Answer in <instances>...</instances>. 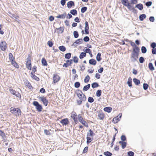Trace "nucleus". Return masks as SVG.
<instances>
[{"label":"nucleus","instance_id":"obj_41","mask_svg":"<svg viewBox=\"0 0 156 156\" xmlns=\"http://www.w3.org/2000/svg\"><path fill=\"white\" fill-rule=\"evenodd\" d=\"M70 13L74 16L77 14V12L76 9H73L70 11Z\"/></svg>","mask_w":156,"mask_h":156},{"label":"nucleus","instance_id":"obj_8","mask_svg":"<svg viewBox=\"0 0 156 156\" xmlns=\"http://www.w3.org/2000/svg\"><path fill=\"white\" fill-rule=\"evenodd\" d=\"M0 47L1 50L5 51L6 48V43L4 41H2L0 43Z\"/></svg>","mask_w":156,"mask_h":156},{"label":"nucleus","instance_id":"obj_21","mask_svg":"<svg viewBox=\"0 0 156 156\" xmlns=\"http://www.w3.org/2000/svg\"><path fill=\"white\" fill-rule=\"evenodd\" d=\"M120 119L119 118V116H117L113 119L112 122L114 123H116Z\"/></svg>","mask_w":156,"mask_h":156},{"label":"nucleus","instance_id":"obj_27","mask_svg":"<svg viewBox=\"0 0 156 156\" xmlns=\"http://www.w3.org/2000/svg\"><path fill=\"white\" fill-rule=\"evenodd\" d=\"M148 67L150 69L151 71H153L154 69V68L153 66L152 63H150L149 64Z\"/></svg>","mask_w":156,"mask_h":156},{"label":"nucleus","instance_id":"obj_18","mask_svg":"<svg viewBox=\"0 0 156 156\" xmlns=\"http://www.w3.org/2000/svg\"><path fill=\"white\" fill-rule=\"evenodd\" d=\"M135 7L137 8L138 9L140 10H141L143 8V5L142 4L140 3L137 4L135 6Z\"/></svg>","mask_w":156,"mask_h":156},{"label":"nucleus","instance_id":"obj_55","mask_svg":"<svg viewBox=\"0 0 156 156\" xmlns=\"http://www.w3.org/2000/svg\"><path fill=\"white\" fill-rule=\"evenodd\" d=\"M0 136H1L3 138L5 136V134L1 130H0Z\"/></svg>","mask_w":156,"mask_h":156},{"label":"nucleus","instance_id":"obj_44","mask_svg":"<svg viewBox=\"0 0 156 156\" xmlns=\"http://www.w3.org/2000/svg\"><path fill=\"white\" fill-rule=\"evenodd\" d=\"M65 13H64L62 14L58 15L57 16V18H59L64 19L65 17Z\"/></svg>","mask_w":156,"mask_h":156},{"label":"nucleus","instance_id":"obj_19","mask_svg":"<svg viewBox=\"0 0 156 156\" xmlns=\"http://www.w3.org/2000/svg\"><path fill=\"white\" fill-rule=\"evenodd\" d=\"M89 63L90 65H95L96 64L97 62L96 61L93 59H91L89 60Z\"/></svg>","mask_w":156,"mask_h":156},{"label":"nucleus","instance_id":"obj_40","mask_svg":"<svg viewBox=\"0 0 156 156\" xmlns=\"http://www.w3.org/2000/svg\"><path fill=\"white\" fill-rule=\"evenodd\" d=\"M101 54L99 53L96 56V59L98 61H100L101 60Z\"/></svg>","mask_w":156,"mask_h":156},{"label":"nucleus","instance_id":"obj_64","mask_svg":"<svg viewBox=\"0 0 156 156\" xmlns=\"http://www.w3.org/2000/svg\"><path fill=\"white\" fill-rule=\"evenodd\" d=\"M151 46L153 48H155L156 46V44L154 42H153L151 43Z\"/></svg>","mask_w":156,"mask_h":156},{"label":"nucleus","instance_id":"obj_53","mask_svg":"<svg viewBox=\"0 0 156 156\" xmlns=\"http://www.w3.org/2000/svg\"><path fill=\"white\" fill-rule=\"evenodd\" d=\"M9 56L10 60L11 61L14 60V58L13 57L12 54L11 53H10L9 54Z\"/></svg>","mask_w":156,"mask_h":156},{"label":"nucleus","instance_id":"obj_58","mask_svg":"<svg viewBox=\"0 0 156 156\" xmlns=\"http://www.w3.org/2000/svg\"><path fill=\"white\" fill-rule=\"evenodd\" d=\"M47 44L50 47H52L53 45L52 42L50 41H48Z\"/></svg>","mask_w":156,"mask_h":156},{"label":"nucleus","instance_id":"obj_56","mask_svg":"<svg viewBox=\"0 0 156 156\" xmlns=\"http://www.w3.org/2000/svg\"><path fill=\"white\" fill-rule=\"evenodd\" d=\"M87 144H88L91 141V139L90 137H87Z\"/></svg>","mask_w":156,"mask_h":156},{"label":"nucleus","instance_id":"obj_33","mask_svg":"<svg viewBox=\"0 0 156 156\" xmlns=\"http://www.w3.org/2000/svg\"><path fill=\"white\" fill-rule=\"evenodd\" d=\"M86 54L85 52H82L80 54L79 58L80 59L83 58L86 56Z\"/></svg>","mask_w":156,"mask_h":156},{"label":"nucleus","instance_id":"obj_47","mask_svg":"<svg viewBox=\"0 0 156 156\" xmlns=\"http://www.w3.org/2000/svg\"><path fill=\"white\" fill-rule=\"evenodd\" d=\"M90 133H88L87 134V136H92L93 135H94V134L93 132V131L91 130V129H90L89 130Z\"/></svg>","mask_w":156,"mask_h":156},{"label":"nucleus","instance_id":"obj_48","mask_svg":"<svg viewBox=\"0 0 156 156\" xmlns=\"http://www.w3.org/2000/svg\"><path fill=\"white\" fill-rule=\"evenodd\" d=\"M88 101L90 103H92L94 101V99L92 97H90L88 98Z\"/></svg>","mask_w":156,"mask_h":156},{"label":"nucleus","instance_id":"obj_22","mask_svg":"<svg viewBox=\"0 0 156 156\" xmlns=\"http://www.w3.org/2000/svg\"><path fill=\"white\" fill-rule=\"evenodd\" d=\"M90 84H88L87 85L85 86L83 88V90L84 91L87 90L90 88Z\"/></svg>","mask_w":156,"mask_h":156},{"label":"nucleus","instance_id":"obj_37","mask_svg":"<svg viewBox=\"0 0 156 156\" xmlns=\"http://www.w3.org/2000/svg\"><path fill=\"white\" fill-rule=\"evenodd\" d=\"M127 84L128 85V86L129 87H132V79L130 77L128 79V81H127Z\"/></svg>","mask_w":156,"mask_h":156},{"label":"nucleus","instance_id":"obj_63","mask_svg":"<svg viewBox=\"0 0 156 156\" xmlns=\"http://www.w3.org/2000/svg\"><path fill=\"white\" fill-rule=\"evenodd\" d=\"M72 61L73 60L72 59L67 60L66 61V63H67L68 64L69 66H70L72 64Z\"/></svg>","mask_w":156,"mask_h":156},{"label":"nucleus","instance_id":"obj_23","mask_svg":"<svg viewBox=\"0 0 156 156\" xmlns=\"http://www.w3.org/2000/svg\"><path fill=\"white\" fill-rule=\"evenodd\" d=\"M85 48L86 49L85 50H83V51L85 52V53H89L90 55L92 57V55L91 50L88 48Z\"/></svg>","mask_w":156,"mask_h":156},{"label":"nucleus","instance_id":"obj_4","mask_svg":"<svg viewBox=\"0 0 156 156\" xmlns=\"http://www.w3.org/2000/svg\"><path fill=\"white\" fill-rule=\"evenodd\" d=\"M33 104L36 107V108L39 112L41 111L42 107L41 105L39 104L37 101H34L33 102Z\"/></svg>","mask_w":156,"mask_h":156},{"label":"nucleus","instance_id":"obj_25","mask_svg":"<svg viewBox=\"0 0 156 156\" xmlns=\"http://www.w3.org/2000/svg\"><path fill=\"white\" fill-rule=\"evenodd\" d=\"M131 45L133 47V49H135L136 50H140L139 48L137 46L134 42H131Z\"/></svg>","mask_w":156,"mask_h":156},{"label":"nucleus","instance_id":"obj_26","mask_svg":"<svg viewBox=\"0 0 156 156\" xmlns=\"http://www.w3.org/2000/svg\"><path fill=\"white\" fill-rule=\"evenodd\" d=\"M146 15L145 14H142L139 16V19L140 21H143L144 19L146 18Z\"/></svg>","mask_w":156,"mask_h":156},{"label":"nucleus","instance_id":"obj_36","mask_svg":"<svg viewBox=\"0 0 156 156\" xmlns=\"http://www.w3.org/2000/svg\"><path fill=\"white\" fill-rule=\"evenodd\" d=\"M71 56V53H68L66 54L65 55V57L67 59H69Z\"/></svg>","mask_w":156,"mask_h":156},{"label":"nucleus","instance_id":"obj_39","mask_svg":"<svg viewBox=\"0 0 156 156\" xmlns=\"http://www.w3.org/2000/svg\"><path fill=\"white\" fill-rule=\"evenodd\" d=\"M121 1L122 4L124 6L129 3L128 0H121Z\"/></svg>","mask_w":156,"mask_h":156},{"label":"nucleus","instance_id":"obj_51","mask_svg":"<svg viewBox=\"0 0 156 156\" xmlns=\"http://www.w3.org/2000/svg\"><path fill=\"white\" fill-rule=\"evenodd\" d=\"M78 58L76 56H75L73 58V61L75 63H77L78 62Z\"/></svg>","mask_w":156,"mask_h":156},{"label":"nucleus","instance_id":"obj_12","mask_svg":"<svg viewBox=\"0 0 156 156\" xmlns=\"http://www.w3.org/2000/svg\"><path fill=\"white\" fill-rule=\"evenodd\" d=\"M85 26L84 28L85 31V34H89V25L87 21H86L85 23Z\"/></svg>","mask_w":156,"mask_h":156},{"label":"nucleus","instance_id":"obj_14","mask_svg":"<svg viewBox=\"0 0 156 156\" xmlns=\"http://www.w3.org/2000/svg\"><path fill=\"white\" fill-rule=\"evenodd\" d=\"M27 68L31 70V62L30 60L29 59L27 60L26 63Z\"/></svg>","mask_w":156,"mask_h":156},{"label":"nucleus","instance_id":"obj_6","mask_svg":"<svg viewBox=\"0 0 156 156\" xmlns=\"http://www.w3.org/2000/svg\"><path fill=\"white\" fill-rule=\"evenodd\" d=\"M38 98L39 99L43 102V103L45 106H47L48 105V100L46 99V98L43 96L38 97Z\"/></svg>","mask_w":156,"mask_h":156},{"label":"nucleus","instance_id":"obj_29","mask_svg":"<svg viewBox=\"0 0 156 156\" xmlns=\"http://www.w3.org/2000/svg\"><path fill=\"white\" fill-rule=\"evenodd\" d=\"M98 116L101 120H103L104 118V115L102 113H100L98 114Z\"/></svg>","mask_w":156,"mask_h":156},{"label":"nucleus","instance_id":"obj_13","mask_svg":"<svg viewBox=\"0 0 156 156\" xmlns=\"http://www.w3.org/2000/svg\"><path fill=\"white\" fill-rule=\"evenodd\" d=\"M83 42V40L82 39H79L76 40L73 44L72 46H76L77 44H81Z\"/></svg>","mask_w":156,"mask_h":156},{"label":"nucleus","instance_id":"obj_34","mask_svg":"<svg viewBox=\"0 0 156 156\" xmlns=\"http://www.w3.org/2000/svg\"><path fill=\"white\" fill-rule=\"evenodd\" d=\"M11 62L12 64L16 68H18L19 67V66L17 64L16 62L14 60H12V61H11Z\"/></svg>","mask_w":156,"mask_h":156},{"label":"nucleus","instance_id":"obj_24","mask_svg":"<svg viewBox=\"0 0 156 156\" xmlns=\"http://www.w3.org/2000/svg\"><path fill=\"white\" fill-rule=\"evenodd\" d=\"M104 110L106 112H110L112 110V108L110 107H106L104 108Z\"/></svg>","mask_w":156,"mask_h":156},{"label":"nucleus","instance_id":"obj_3","mask_svg":"<svg viewBox=\"0 0 156 156\" xmlns=\"http://www.w3.org/2000/svg\"><path fill=\"white\" fill-rule=\"evenodd\" d=\"M77 94L79 98L83 101H85L86 100L85 95L83 94L81 90H79Z\"/></svg>","mask_w":156,"mask_h":156},{"label":"nucleus","instance_id":"obj_57","mask_svg":"<svg viewBox=\"0 0 156 156\" xmlns=\"http://www.w3.org/2000/svg\"><path fill=\"white\" fill-rule=\"evenodd\" d=\"M83 40L85 42H88L89 41V38L88 36H86L84 37Z\"/></svg>","mask_w":156,"mask_h":156},{"label":"nucleus","instance_id":"obj_10","mask_svg":"<svg viewBox=\"0 0 156 156\" xmlns=\"http://www.w3.org/2000/svg\"><path fill=\"white\" fill-rule=\"evenodd\" d=\"M60 79V77L57 74H54L53 76V82L56 83L58 82Z\"/></svg>","mask_w":156,"mask_h":156},{"label":"nucleus","instance_id":"obj_42","mask_svg":"<svg viewBox=\"0 0 156 156\" xmlns=\"http://www.w3.org/2000/svg\"><path fill=\"white\" fill-rule=\"evenodd\" d=\"M101 94V90H98L96 92V95L98 97H100Z\"/></svg>","mask_w":156,"mask_h":156},{"label":"nucleus","instance_id":"obj_2","mask_svg":"<svg viewBox=\"0 0 156 156\" xmlns=\"http://www.w3.org/2000/svg\"><path fill=\"white\" fill-rule=\"evenodd\" d=\"M11 112L16 116H19L21 115V111L18 108H11Z\"/></svg>","mask_w":156,"mask_h":156},{"label":"nucleus","instance_id":"obj_16","mask_svg":"<svg viewBox=\"0 0 156 156\" xmlns=\"http://www.w3.org/2000/svg\"><path fill=\"white\" fill-rule=\"evenodd\" d=\"M67 5L68 8H70L72 6H74V3L73 1H70L68 2Z\"/></svg>","mask_w":156,"mask_h":156},{"label":"nucleus","instance_id":"obj_50","mask_svg":"<svg viewBox=\"0 0 156 156\" xmlns=\"http://www.w3.org/2000/svg\"><path fill=\"white\" fill-rule=\"evenodd\" d=\"M87 8L86 7H82L81 9V12L84 13L87 10Z\"/></svg>","mask_w":156,"mask_h":156},{"label":"nucleus","instance_id":"obj_7","mask_svg":"<svg viewBox=\"0 0 156 156\" xmlns=\"http://www.w3.org/2000/svg\"><path fill=\"white\" fill-rule=\"evenodd\" d=\"M9 91L12 94L16 96V97L21 98V95L18 92L12 89H10Z\"/></svg>","mask_w":156,"mask_h":156},{"label":"nucleus","instance_id":"obj_35","mask_svg":"<svg viewBox=\"0 0 156 156\" xmlns=\"http://www.w3.org/2000/svg\"><path fill=\"white\" fill-rule=\"evenodd\" d=\"M141 52L143 53H145L147 51L146 48L144 46H142L141 48Z\"/></svg>","mask_w":156,"mask_h":156},{"label":"nucleus","instance_id":"obj_9","mask_svg":"<svg viewBox=\"0 0 156 156\" xmlns=\"http://www.w3.org/2000/svg\"><path fill=\"white\" fill-rule=\"evenodd\" d=\"M71 117L73 120L75 122H77V115L75 112H72L71 113Z\"/></svg>","mask_w":156,"mask_h":156},{"label":"nucleus","instance_id":"obj_62","mask_svg":"<svg viewBox=\"0 0 156 156\" xmlns=\"http://www.w3.org/2000/svg\"><path fill=\"white\" fill-rule=\"evenodd\" d=\"M122 149H124L126 147V143L125 142H124L122 144Z\"/></svg>","mask_w":156,"mask_h":156},{"label":"nucleus","instance_id":"obj_60","mask_svg":"<svg viewBox=\"0 0 156 156\" xmlns=\"http://www.w3.org/2000/svg\"><path fill=\"white\" fill-rule=\"evenodd\" d=\"M121 139L122 141H125L126 140V138L125 135H122L121 137Z\"/></svg>","mask_w":156,"mask_h":156},{"label":"nucleus","instance_id":"obj_45","mask_svg":"<svg viewBox=\"0 0 156 156\" xmlns=\"http://www.w3.org/2000/svg\"><path fill=\"white\" fill-rule=\"evenodd\" d=\"M104 154L106 156H111L112 155L111 153L108 151L105 152Z\"/></svg>","mask_w":156,"mask_h":156},{"label":"nucleus","instance_id":"obj_28","mask_svg":"<svg viewBox=\"0 0 156 156\" xmlns=\"http://www.w3.org/2000/svg\"><path fill=\"white\" fill-rule=\"evenodd\" d=\"M99 86L97 82H94L91 84V87L93 88L97 87Z\"/></svg>","mask_w":156,"mask_h":156},{"label":"nucleus","instance_id":"obj_11","mask_svg":"<svg viewBox=\"0 0 156 156\" xmlns=\"http://www.w3.org/2000/svg\"><path fill=\"white\" fill-rule=\"evenodd\" d=\"M60 122L63 125H66L69 124V122L68 119L66 118L62 120Z\"/></svg>","mask_w":156,"mask_h":156},{"label":"nucleus","instance_id":"obj_1","mask_svg":"<svg viewBox=\"0 0 156 156\" xmlns=\"http://www.w3.org/2000/svg\"><path fill=\"white\" fill-rule=\"evenodd\" d=\"M139 50L133 49L130 56V58L132 62H134L137 61L138 58Z\"/></svg>","mask_w":156,"mask_h":156},{"label":"nucleus","instance_id":"obj_17","mask_svg":"<svg viewBox=\"0 0 156 156\" xmlns=\"http://www.w3.org/2000/svg\"><path fill=\"white\" fill-rule=\"evenodd\" d=\"M125 6H126L129 10H134V8L133 5H131V3H128Z\"/></svg>","mask_w":156,"mask_h":156},{"label":"nucleus","instance_id":"obj_5","mask_svg":"<svg viewBox=\"0 0 156 156\" xmlns=\"http://www.w3.org/2000/svg\"><path fill=\"white\" fill-rule=\"evenodd\" d=\"M77 118L79 121L83 125L86 127H87L88 126V125L87 123L85 121L83 120V119L80 115L79 114L78 115Z\"/></svg>","mask_w":156,"mask_h":156},{"label":"nucleus","instance_id":"obj_43","mask_svg":"<svg viewBox=\"0 0 156 156\" xmlns=\"http://www.w3.org/2000/svg\"><path fill=\"white\" fill-rule=\"evenodd\" d=\"M73 35L75 38H77L79 36V34L77 31H75L73 32Z\"/></svg>","mask_w":156,"mask_h":156},{"label":"nucleus","instance_id":"obj_15","mask_svg":"<svg viewBox=\"0 0 156 156\" xmlns=\"http://www.w3.org/2000/svg\"><path fill=\"white\" fill-rule=\"evenodd\" d=\"M34 73H33V72H32L30 73L31 77L33 79H35V80L37 81H39V78L37 76L34 75Z\"/></svg>","mask_w":156,"mask_h":156},{"label":"nucleus","instance_id":"obj_54","mask_svg":"<svg viewBox=\"0 0 156 156\" xmlns=\"http://www.w3.org/2000/svg\"><path fill=\"white\" fill-rule=\"evenodd\" d=\"M152 4V2L151 1H149L145 3V5L147 7H149L151 6Z\"/></svg>","mask_w":156,"mask_h":156},{"label":"nucleus","instance_id":"obj_46","mask_svg":"<svg viewBox=\"0 0 156 156\" xmlns=\"http://www.w3.org/2000/svg\"><path fill=\"white\" fill-rule=\"evenodd\" d=\"M80 83L79 82H76L74 83V86L76 88H78L80 86Z\"/></svg>","mask_w":156,"mask_h":156},{"label":"nucleus","instance_id":"obj_61","mask_svg":"<svg viewBox=\"0 0 156 156\" xmlns=\"http://www.w3.org/2000/svg\"><path fill=\"white\" fill-rule=\"evenodd\" d=\"M25 85L27 86V87L30 89L31 87H32L30 83L29 82H27L25 83Z\"/></svg>","mask_w":156,"mask_h":156},{"label":"nucleus","instance_id":"obj_52","mask_svg":"<svg viewBox=\"0 0 156 156\" xmlns=\"http://www.w3.org/2000/svg\"><path fill=\"white\" fill-rule=\"evenodd\" d=\"M139 61L140 63H143L144 61V58L142 57H140L139 58Z\"/></svg>","mask_w":156,"mask_h":156},{"label":"nucleus","instance_id":"obj_32","mask_svg":"<svg viewBox=\"0 0 156 156\" xmlns=\"http://www.w3.org/2000/svg\"><path fill=\"white\" fill-rule=\"evenodd\" d=\"M58 48L60 51L63 52L65 51L66 50V48L63 45L59 46Z\"/></svg>","mask_w":156,"mask_h":156},{"label":"nucleus","instance_id":"obj_31","mask_svg":"<svg viewBox=\"0 0 156 156\" xmlns=\"http://www.w3.org/2000/svg\"><path fill=\"white\" fill-rule=\"evenodd\" d=\"M41 62L42 65L44 66H46L47 65V61L44 58H42L41 60Z\"/></svg>","mask_w":156,"mask_h":156},{"label":"nucleus","instance_id":"obj_30","mask_svg":"<svg viewBox=\"0 0 156 156\" xmlns=\"http://www.w3.org/2000/svg\"><path fill=\"white\" fill-rule=\"evenodd\" d=\"M133 82L136 85H138L140 83V81L136 78H134L133 80Z\"/></svg>","mask_w":156,"mask_h":156},{"label":"nucleus","instance_id":"obj_38","mask_svg":"<svg viewBox=\"0 0 156 156\" xmlns=\"http://www.w3.org/2000/svg\"><path fill=\"white\" fill-rule=\"evenodd\" d=\"M90 79V76L89 75H87L84 79V82L85 83H87L89 82Z\"/></svg>","mask_w":156,"mask_h":156},{"label":"nucleus","instance_id":"obj_20","mask_svg":"<svg viewBox=\"0 0 156 156\" xmlns=\"http://www.w3.org/2000/svg\"><path fill=\"white\" fill-rule=\"evenodd\" d=\"M11 17L12 19H15L16 20L17 22H19V20H18V18H19V16L16 15L15 14H11L10 16Z\"/></svg>","mask_w":156,"mask_h":156},{"label":"nucleus","instance_id":"obj_49","mask_svg":"<svg viewBox=\"0 0 156 156\" xmlns=\"http://www.w3.org/2000/svg\"><path fill=\"white\" fill-rule=\"evenodd\" d=\"M143 88L144 90H146L148 87V85L146 83H144L143 85Z\"/></svg>","mask_w":156,"mask_h":156},{"label":"nucleus","instance_id":"obj_59","mask_svg":"<svg viewBox=\"0 0 156 156\" xmlns=\"http://www.w3.org/2000/svg\"><path fill=\"white\" fill-rule=\"evenodd\" d=\"M127 154L129 156H133L134 153L133 152L130 151L128 152Z\"/></svg>","mask_w":156,"mask_h":156}]
</instances>
